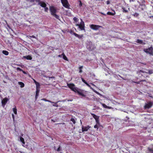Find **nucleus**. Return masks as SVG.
Masks as SVG:
<instances>
[{"instance_id":"nucleus-22","label":"nucleus","mask_w":153,"mask_h":153,"mask_svg":"<svg viewBox=\"0 0 153 153\" xmlns=\"http://www.w3.org/2000/svg\"><path fill=\"white\" fill-rule=\"evenodd\" d=\"M107 14L108 15L114 16L115 14V12L114 11V13H112L110 12H108L107 13Z\"/></svg>"},{"instance_id":"nucleus-57","label":"nucleus","mask_w":153,"mask_h":153,"mask_svg":"<svg viewBox=\"0 0 153 153\" xmlns=\"http://www.w3.org/2000/svg\"><path fill=\"white\" fill-rule=\"evenodd\" d=\"M81 123H82V122L81 121Z\"/></svg>"},{"instance_id":"nucleus-26","label":"nucleus","mask_w":153,"mask_h":153,"mask_svg":"<svg viewBox=\"0 0 153 153\" xmlns=\"http://www.w3.org/2000/svg\"><path fill=\"white\" fill-rule=\"evenodd\" d=\"M42 100H44L45 102H51V103L52 102L51 101H50V100H48L45 98H43L42 99Z\"/></svg>"},{"instance_id":"nucleus-37","label":"nucleus","mask_w":153,"mask_h":153,"mask_svg":"<svg viewBox=\"0 0 153 153\" xmlns=\"http://www.w3.org/2000/svg\"><path fill=\"white\" fill-rule=\"evenodd\" d=\"M94 128H97V129H98V127L97 125V124L95 125L94 126Z\"/></svg>"},{"instance_id":"nucleus-46","label":"nucleus","mask_w":153,"mask_h":153,"mask_svg":"<svg viewBox=\"0 0 153 153\" xmlns=\"http://www.w3.org/2000/svg\"><path fill=\"white\" fill-rule=\"evenodd\" d=\"M110 3V1L109 0H108L107 1V4H109Z\"/></svg>"},{"instance_id":"nucleus-16","label":"nucleus","mask_w":153,"mask_h":153,"mask_svg":"<svg viewBox=\"0 0 153 153\" xmlns=\"http://www.w3.org/2000/svg\"><path fill=\"white\" fill-rule=\"evenodd\" d=\"M23 58L27 60H31L32 59L31 56L29 55L26 56H24Z\"/></svg>"},{"instance_id":"nucleus-6","label":"nucleus","mask_w":153,"mask_h":153,"mask_svg":"<svg viewBox=\"0 0 153 153\" xmlns=\"http://www.w3.org/2000/svg\"><path fill=\"white\" fill-rule=\"evenodd\" d=\"M91 115L93 116V118L95 119L96 122L97 124L99 123V117L95 114L91 113Z\"/></svg>"},{"instance_id":"nucleus-30","label":"nucleus","mask_w":153,"mask_h":153,"mask_svg":"<svg viewBox=\"0 0 153 153\" xmlns=\"http://www.w3.org/2000/svg\"><path fill=\"white\" fill-rule=\"evenodd\" d=\"M73 19L76 22H77L79 20L76 17H74Z\"/></svg>"},{"instance_id":"nucleus-56","label":"nucleus","mask_w":153,"mask_h":153,"mask_svg":"<svg viewBox=\"0 0 153 153\" xmlns=\"http://www.w3.org/2000/svg\"><path fill=\"white\" fill-rule=\"evenodd\" d=\"M128 10H129V8H128Z\"/></svg>"},{"instance_id":"nucleus-48","label":"nucleus","mask_w":153,"mask_h":153,"mask_svg":"<svg viewBox=\"0 0 153 153\" xmlns=\"http://www.w3.org/2000/svg\"><path fill=\"white\" fill-rule=\"evenodd\" d=\"M39 93H36V97H38V96H39Z\"/></svg>"},{"instance_id":"nucleus-34","label":"nucleus","mask_w":153,"mask_h":153,"mask_svg":"<svg viewBox=\"0 0 153 153\" xmlns=\"http://www.w3.org/2000/svg\"><path fill=\"white\" fill-rule=\"evenodd\" d=\"M78 1L79 3V6H80V7H81L82 5V3L81 1L79 0Z\"/></svg>"},{"instance_id":"nucleus-15","label":"nucleus","mask_w":153,"mask_h":153,"mask_svg":"<svg viewBox=\"0 0 153 153\" xmlns=\"http://www.w3.org/2000/svg\"><path fill=\"white\" fill-rule=\"evenodd\" d=\"M13 111L14 114L16 115H17V110L16 107H15L13 108Z\"/></svg>"},{"instance_id":"nucleus-36","label":"nucleus","mask_w":153,"mask_h":153,"mask_svg":"<svg viewBox=\"0 0 153 153\" xmlns=\"http://www.w3.org/2000/svg\"><path fill=\"white\" fill-rule=\"evenodd\" d=\"M44 8L45 11V12H48V7H44Z\"/></svg>"},{"instance_id":"nucleus-25","label":"nucleus","mask_w":153,"mask_h":153,"mask_svg":"<svg viewBox=\"0 0 153 153\" xmlns=\"http://www.w3.org/2000/svg\"><path fill=\"white\" fill-rule=\"evenodd\" d=\"M2 53L6 55H7L9 54V52L6 51H2Z\"/></svg>"},{"instance_id":"nucleus-18","label":"nucleus","mask_w":153,"mask_h":153,"mask_svg":"<svg viewBox=\"0 0 153 153\" xmlns=\"http://www.w3.org/2000/svg\"><path fill=\"white\" fill-rule=\"evenodd\" d=\"M18 84L20 85V87L21 88H23L25 86L24 84L22 82H18Z\"/></svg>"},{"instance_id":"nucleus-28","label":"nucleus","mask_w":153,"mask_h":153,"mask_svg":"<svg viewBox=\"0 0 153 153\" xmlns=\"http://www.w3.org/2000/svg\"><path fill=\"white\" fill-rule=\"evenodd\" d=\"M146 73L150 74H152L153 73V71L152 70H148V72H146Z\"/></svg>"},{"instance_id":"nucleus-42","label":"nucleus","mask_w":153,"mask_h":153,"mask_svg":"<svg viewBox=\"0 0 153 153\" xmlns=\"http://www.w3.org/2000/svg\"><path fill=\"white\" fill-rule=\"evenodd\" d=\"M12 118H13V121L14 122V121H15V120H14V115L13 114H12Z\"/></svg>"},{"instance_id":"nucleus-5","label":"nucleus","mask_w":153,"mask_h":153,"mask_svg":"<svg viewBox=\"0 0 153 153\" xmlns=\"http://www.w3.org/2000/svg\"><path fill=\"white\" fill-rule=\"evenodd\" d=\"M153 48L152 47H150L148 49H145L144 51L146 53L151 54L152 53Z\"/></svg>"},{"instance_id":"nucleus-7","label":"nucleus","mask_w":153,"mask_h":153,"mask_svg":"<svg viewBox=\"0 0 153 153\" xmlns=\"http://www.w3.org/2000/svg\"><path fill=\"white\" fill-rule=\"evenodd\" d=\"M71 34H73L76 37H78L79 39H81L82 38L83 36V34L79 35L74 32L72 31H71Z\"/></svg>"},{"instance_id":"nucleus-40","label":"nucleus","mask_w":153,"mask_h":153,"mask_svg":"<svg viewBox=\"0 0 153 153\" xmlns=\"http://www.w3.org/2000/svg\"><path fill=\"white\" fill-rule=\"evenodd\" d=\"M82 81L85 84V83H86L87 82L85 81V80L83 78H82Z\"/></svg>"},{"instance_id":"nucleus-27","label":"nucleus","mask_w":153,"mask_h":153,"mask_svg":"<svg viewBox=\"0 0 153 153\" xmlns=\"http://www.w3.org/2000/svg\"><path fill=\"white\" fill-rule=\"evenodd\" d=\"M83 68V66H82L79 67V72L80 73H82V69Z\"/></svg>"},{"instance_id":"nucleus-39","label":"nucleus","mask_w":153,"mask_h":153,"mask_svg":"<svg viewBox=\"0 0 153 153\" xmlns=\"http://www.w3.org/2000/svg\"><path fill=\"white\" fill-rule=\"evenodd\" d=\"M61 150V149H60V146H59V148L57 149V151L59 152V151H60Z\"/></svg>"},{"instance_id":"nucleus-11","label":"nucleus","mask_w":153,"mask_h":153,"mask_svg":"<svg viewBox=\"0 0 153 153\" xmlns=\"http://www.w3.org/2000/svg\"><path fill=\"white\" fill-rule=\"evenodd\" d=\"M39 5H40V6L42 7H46V4L43 1H41L38 3Z\"/></svg>"},{"instance_id":"nucleus-20","label":"nucleus","mask_w":153,"mask_h":153,"mask_svg":"<svg viewBox=\"0 0 153 153\" xmlns=\"http://www.w3.org/2000/svg\"><path fill=\"white\" fill-rule=\"evenodd\" d=\"M102 106L105 108H108V109H110L111 108V107H109V106H107L105 104H102Z\"/></svg>"},{"instance_id":"nucleus-12","label":"nucleus","mask_w":153,"mask_h":153,"mask_svg":"<svg viewBox=\"0 0 153 153\" xmlns=\"http://www.w3.org/2000/svg\"><path fill=\"white\" fill-rule=\"evenodd\" d=\"M74 90H72V91L75 92H77L78 94V92H79L81 90L79 89L77 87H75L73 88Z\"/></svg>"},{"instance_id":"nucleus-9","label":"nucleus","mask_w":153,"mask_h":153,"mask_svg":"<svg viewBox=\"0 0 153 153\" xmlns=\"http://www.w3.org/2000/svg\"><path fill=\"white\" fill-rule=\"evenodd\" d=\"M91 127L89 126H82V131L83 132L85 131H87Z\"/></svg>"},{"instance_id":"nucleus-55","label":"nucleus","mask_w":153,"mask_h":153,"mask_svg":"<svg viewBox=\"0 0 153 153\" xmlns=\"http://www.w3.org/2000/svg\"><path fill=\"white\" fill-rule=\"evenodd\" d=\"M140 72H143V71H142V70H140Z\"/></svg>"},{"instance_id":"nucleus-32","label":"nucleus","mask_w":153,"mask_h":153,"mask_svg":"<svg viewBox=\"0 0 153 153\" xmlns=\"http://www.w3.org/2000/svg\"><path fill=\"white\" fill-rule=\"evenodd\" d=\"M27 37L28 38H30V37H32L33 38L36 39V37L35 36H34V35H32V36H27Z\"/></svg>"},{"instance_id":"nucleus-44","label":"nucleus","mask_w":153,"mask_h":153,"mask_svg":"<svg viewBox=\"0 0 153 153\" xmlns=\"http://www.w3.org/2000/svg\"><path fill=\"white\" fill-rule=\"evenodd\" d=\"M134 83L137 84H140V82H134Z\"/></svg>"},{"instance_id":"nucleus-21","label":"nucleus","mask_w":153,"mask_h":153,"mask_svg":"<svg viewBox=\"0 0 153 153\" xmlns=\"http://www.w3.org/2000/svg\"><path fill=\"white\" fill-rule=\"evenodd\" d=\"M62 55L63 56V59L64 60H65L66 61H68V59L67 57L65 55V54H64V53H62Z\"/></svg>"},{"instance_id":"nucleus-43","label":"nucleus","mask_w":153,"mask_h":153,"mask_svg":"<svg viewBox=\"0 0 153 153\" xmlns=\"http://www.w3.org/2000/svg\"><path fill=\"white\" fill-rule=\"evenodd\" d=\"M34 1H35L36 2H38L39 3V2H40V0H35Z\"/></svg>"},{"instance_id":"nucleus-41","label":"nucleus","mask_w":153,"mask_h":153,"mask_svg":"<svg viewBox=\"0 0 153 153\" xmlns=\"http://www.w3.org/2000/svg\"><path fill=\"white\" fill-rule=\"evenodd\" d=\"M85 84L88 87H90L91 86L87 82L85 83Z\"/></svg>"},{"instance_id":"nucleus-2","label":"nucleus","mask_w":153,"mask_h":153,"mask_svg":"<svg viewBox=\"0 0 153 153\" xmlns=\"http://www.w3.org/2000/svg\"><path fill=\"white\" fill-rule=\"evenodd\" d=\"M81 22L80 24H77L76 25V26H78L79 28L81 30H85V25L84 22L82 21V19H81Z\"/></svg>"},{"instance_id":"nucleus-1","label":"nucleus","mask_w":153,"mask_h":153,"mask_svg":"<svg viewBox=\"0 0 153 153\" xmlns=\"http://www.w3.org/2000/svg\"><path fill=\"white\" fill-rule=\"evenodd\" d=\"M50 10L51 13V15L56 19H59V16L56 14V10L53 6H51L50 7Z\"/></svg>"},{"instance_id":"nucleus-31","label":"nucleus","mask_w":153,"mask_h":153,"mask_svg":"<svg viewBox=\"0 0 153 153\" xmlns=\"http://www.w3.org/2000/svg\"><path fill=\"white\" fill-rule=\"evenodd\" d=\"M71 121L74 124H75L76 123V121L75 119L73 118H71Z\"/></svg>"},{"instance_id":"nucleus-45","label":"nucleus","mask_w":153,"mask_h":153,"mask_svg":"<svg viewBox=\"0 0 153 153\" xmlns=\"http://www.w3.org/2000/svg\"><path fill=\"white\" fill-rule=\"evenodd\" d=\"M49 79L55 78L54 76H50L49 77Z\"/></svg>"},{"instance_id":"nucleus-51","label":"nucleus","mask_w":153,"mask_h":153,"mask_svg":"<svg viewBox=\"0 0 153 153\" xmlns=\"http://www.w3.org/2000/svg\"><path fill=\"white\" fill-rule=\"evenodd\" d=\"M62 56V54L61 55H59L58 56H59V57H61Z\"/></svg>"},{"instance_id":"nucleus-29","label":"nucleus","mask_w":153,"mask_h":153,"mask_svg":"<svg viewBox=\"0 0 153 153\" xmlns=\"http://www.w3.org/2000/svg\"><path fill=\"white\" fill-rule=\"evenodd\" d=\"M36 88H39L40 86V85L39 83L37 82L36 83Z\"/></svg>"},{"instance_id":"nucleus-14","label":"nucleus","mask_w":153,"mask_h":153,"mask_svg":"<svg viewBox=\"0 0 153 153\" xmlns=\"http://www.w3.org/2000/svg\"><path fill=\"white\" fill-rule=\"evenodd\" d=\"M136 42L137 43L142 45H145V42H143V40L139 39H137Z\"/></svg>"},{"instance_id":"nucleus-47","label":"nucleus","mask_w":153,"mask_h":153,"mask_svg":"<svg viewBox=\"0 0 153 153\" xmlns=\"http://www.w3.org/2000/svg\"><path fill=\"white\" fill-rule=\"evenodd\" d=\"M33 80L34 82L35 83V84L38 82H36L34 79H33Z\"/></svg>"},{"instance_id":"nucleus-49","label":"nucleus","mask_w":153,"mask_h":153,"mask_svg":"<svg viewBox=\"0 0 153 153\" xmlns=\"http://www.w3.org/2000/svg\"><path fill=\"white\" fill-rule=\"evenodd\" d=\"M73 101V100H68L67 101L68 102L72 101Z\"/></svg>"},{"instance_id":"nucleus-19","label":"nucleus","mask_w":153,"mask_h":153,"mask_svg":"<svg viewBox=\"0 0 153 153\" xmlns=\"http://www.w3.org/2000/svg\"><path fill=\"white\" fill-rule=\"evenodd\" d=\"M59 101H58L56 102H51V103H54V104L53 105V106H54V107H58V105L57 104V103L58 102H59Z\"/></svg>"},{"instance_id":"nucleus-50","label":"nucleus","mask_w":153,"mask_h":153,"mask_svg":"<svg viewBox=\"0 0 153 153\" xmlns=\"http://www.w3.org/2000/svg\"><path fill=\"white\" fill-rule=\"evenodd\" d=\"M146 81V80H142L140 81V82H144Z\"/></svg>"},{"instance_id":"nucleus-10","label":"nucleus","mask_w":153,"mask_h":153,"mask_svg":"<svg viewBox=\"0 0 153 153\" xmlns=\"http://www.w3.org/2000/svg\"><path fill=\"white\" fill-rule=\"evenodd\" d=\"M67 85L71 90H74L73 88L75 87V85L73 83L68 84Z\"/></svg>"},{"instance_id":"nucleus-23","label":"nucleus","mask_w":153,"mask_h":153,"mask_svg":"<svg viewBox=\"0 0 153 153\" xmlns=\"http://www.w3.org/2000/svg\"><path fill=\"white\" fill-rule=\"evenodd\" d=\"M78 94L82 96L83 97H85L86 95L83 94L82 92L79 91V92H78Z\"/></svg>"},{"instance_id":"nucleus-58","label":"nucleus","mask_w":153,"mask_h":153,"mask_svg":"<svg viewBox=\"0 0 153 153\" xmlns=\"http://www.w3.org/2000/svg\"><path fill=\"white\" fill-rule=\"evenodd\" d=\"M153 1V0H152Z\"/></svg>"},{"instance_id":"nucleus-54","label":"nucleus","mask_w":153,"mask_h":153,"mask_svg":"<svg viewBox=\"0 0 153 153\" xmlns=\"http://www.w3.org/2000/svg\"><path fill=\"white\" fill-rule=\"evenodd\" d=\"M22 71V72H23V73H24V74H25V73H25V71H23H23Z\"/></svg>"},{"instance_id":"nucleus-4","label":"nucleus","mask_w":153,"mask_h":153,"mask_svg":"<svg viewBox=\"0 0 153 153\" xmlns=\"http://www.w3.org/2000/svg\"><path fill=\"white\" fill-rule=\"evenodd\" d=\"M90 27L91 28L94 30H97L99 28L102 27L101 26L94 24L90 25Z\"/></svg>"},{"instance_id":"nucleus-35","label":"nucleus","mask_w":153,"mask_h":153,"mask_svg":"<svg viewBox=\"0 0 153 153\" xmlns=\"http://www.w3.org/2000/svg\"><path fill=\"white\" fill-rule=\"evenodd\" d=\"M39 88H36V93H39Z\"/></svg>"},{"instance_id":"nucleus-24","label":"nucleus","mask_w":153,"mask_h":153,"mask_svg":"<svg viewBox=\"0 0 153 153\" xmlns=\"http://www.w3.org/2000/svg\"><path fill=\"white\" fill-rule=\"evenodd\" d=\"M122 9L123 10V12L125 13H127L128 12V10H126L125 8L124 7H122Z\"/></svg>"},{"instance_id":"nucleus-3","label":"nucleus","mask_w":153,"mask_h":153,"mask_svg":"<svg viewBox=\"0 0 153 153\" xmlns=\"http://www.w3.org/2000/svg\"><path fill=\"white\" fill-rule=\"evenodd\" d=\"M61 2L64 7L68 9L70 8V5L68 0H61Z\"/></svg>"},{"instance_id":"nucleus-17","label":"nucleus","mask_w":153,"mask_h":153,"mask_svg":"<svg viewBox=\"0 0 153 153\" xmlns=\"http://www.w3.org/2000/svg\"><path fill=\"white\" fill-rule=\"evenodd\" d=\"M20 140L21 142L23 144V145L25 143L24 139L22 137H21L20 138Z\"/></svg>"},{"instance_id":"nucleus-53","label":"nucleus","mask_w":153,"mask_h":153,"mask_svg":"<svg viewBox=\"0 0 153 153\" xmlns=\"http://www.w3.org/2000/svg\"><path fill=\"white\" fill-rule=\"evenodd\" d=\"M38 97H36L35 96V100H36L38 98Z\"/></svg>"},{"instance_id":"nucleus-13","label":"nucleus","mask_w":153,"mask_h":153,"mask_svg":"<svg viewBox=\"0 0 153 153\" xmlns=\"http://www.w3.org/2000/svg\"><path fill=\"white\" fill-rule=\"evenodd\" d=\"M8 101V99L6 98H5L2 101L1 103L3 105H4Z\"/></svg>"},{"instance_id":"nucleus-33","label":"nucleus","mask_w":153,"mask_h":153,"mask_svg":"<svg viewBox=\"0 0 153 153\" xmlns=\"http://www.w3.org/2000/svg\"><path fill=\"white\" fill-rule=\"evenodd\" d=\"M133 16L134 17H137L139 16V14L136 13L133 14Z\"/></svg>"},{"instance_id":"nucleus-52","label":"nucleus","mask_w":153,"mask_h":153,"mask_svg":"<svg viewBox=\"0 0 153 153\" xmlns=\"http://www.w3.org/2000/svg\"><path fill=\"white\" fill-rule=\"evenodd\" d=\"M101 14H102V15H104V16H106V14H105L104 13H101Z\"/></svg>"},{"instance_id":"nucleus-38","label":"nucleus","mask_w":153,"mask_h":153,"mask_svg":"<svg viewBox=\"0 0 153 153\" xmlns=\"http://www.w3.org/2000/svg\"><path fill=\"white\" fill-rule=\"evenodd\" d=\"M16 69L17 70H19L20 71H23V70L19 68H17Z\"/></svg>"},{"instance_id":"nucleus-8","label":"nucleus","mask_w":153,"mask_h":153,"mask_svg":"<svg viewBox=\"0 0 153 153\" xmlns=\"http://www.w3.org/2000/svg\"><path fill=\"white\" fill-rule=\"evenodd\" d=\"M152 103L150 102L145 105L144 107L145 109H149L151 108L152 106Z\"/></svg>"}]
</instances>
